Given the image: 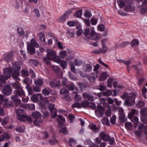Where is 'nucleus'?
Here are the masks:
<instances>
[{"instance_id":"obj_1","label":"nucleus","mask_w":147,"mask_h":147,"mask_svg":"<svg viewBox=\"0 0 147 147\" xmlns=\"http://www.w3.org/2000/svg\"><path fill=\"white\" fill-rule=\"evenodd\" d=\"M46 56L43 58V60L47 65H50L49 60H52L55 62L57 58L59 57L58 56H57L56 52L52 49H48L46 50Z\"/></svg>"},{"instance_id":"obj_2","label":"nucleus","mask_w":147,"mask_h":147,"mask_svg":"<svg viewBox=\"0 0 147 147\" xmlns=\"http://www.w3.org/2000/svg\"><path fill=\"white\" fill-rule=\"evenodd\" d=\"M136 94L135 92H131L129 94L128 98L126 100L125 103L127 106L132 107L135 104Z\"/></svg>"},{"instance_id":"obj_3","label":"nucleus","mask_w":147,"mask_h":147,"mask_svg":"<svg viewBox=\"0 0 147 147\" xmlns=\"http://www.w3.org/2000/svg\"><path fill=\"white\" fill-rule=\"evenodd\" d=\"M137 2L142 1V3L141 5V13L144 14L147 10V0H135Z\"/></svg>"},{"instance_id":"obj_4","label":"nucleus","mask_w":147,"mask_h":147,"mask_svg":"<svg viewBox=\"0 0 147 147\" xmlns=\"http://www.w3.org/2000/svg\"><path fill=\"white\" fill-rule=\"evenodd\" d=\"M13 68L15 70L12 73V77L15 79H17L19 75V71L20 69V66L19 65H16L15 64L13 65Z\"/></svg>"},{"instance_id":"obj_5","label":"nucleus","mask_w":147,"mask_h":147,"mask_svg":"<svg viewBox=\"0 0 147 147\" xmlns=\"http://www.w3.org/2000/svg\"><path fill=\"white\" fill-rule=\"evenodd\" d=\"M12 90L11 87L9 85H7L2 89V93L6 96L10 95L11 93Z\"/></svg>"},{"instance_id":"obj_6","label":"nucleus","mask_w":147,"mask_h":147,"mask_svg":"<svg viewBox=\"0 0 147 147\" xmlns=\"http://www.w3.org/2000/svg\"><path fill=\"white\" fill-rule=\"evenodd\" d=\"M31 99L34 102H36L38 100H42L43 97L40 93H38L33 94L31 97Z\"/></svg>"},{"instance_id":"obj_7","label":"nucleus","mask_w":147,"mask_h":147,"mask_svg":"<svg viewBox=\"0 0 147 147\" xmlns=\"http://www.w3.org/2000/svg\"><path fill=\"white\" fill-rule=\"evenodd\" d=\"M55 62L59 63L61 67L63 69H65L67 65V63L65 61L61 60L59 57H58L55 60Z\"/></svg>"},{"instance_id":"obj_8","label":"nucleus","mask_w":147,"mask_h":147,"mask_svg":"<svg viewBox=\"0 0 147 147\" xmlns=\"http://www.w3.org/2000/svg\"><path fill=\"white\" fill-rule=\"evenodd\" d=\"M16 112L18 115V119L20 121H21L23 117L25 116L24 114V110L22 109H17L16 110Z\"/></svg>"},{"instance_id":"obj_9","label":"nucleus","mask_w":147,"mask_h":147,"mask_svg":"<svg viewBox=\"0 0 147 147\" xmlns=\"http://www.w3.org/2000/svg\"><path fill=\"white\" fill-rule=\"evenodd\" d=\"M12 71V68L11 67H6L4 69V75L7 77V78H9Z\"/></svg>"},{"instance_id":"obj_10","label":"nucleus","mask_w":147,"mask_h":147,"mask_svg":"<svg viewBox=\"0 0 147 147\" xmlns=\"http://www.w3.org/2000/svg\"><path fill=\"white\" fill-rule=\"evenodd\" d=\"M99 137L102 140L108 141L110 138L109 136L104 131L101 132L99 134Z\"/></svg>"},{"instance_id":"obj_11","label":"nucleus","mask_w":147,"mask_h":147,"mask_svg":"<svg viewBox=\"0 0 147 147\" xmlns=\"http://www.w3.org/2000/svg\"><path fill=\"white\" fill-rule=\"evenodd\" d=\"M90 36L93 40H98L100 39L99 35L94 31H92L90 34Z\"/></svg>"},{"instance_id":"obj_12","label":"nucleus","mask_w":147,"mask_h":147,"mask_svg":"<svg viewBox=\"0 0 147 147\" xmlns=\"http://www.w3.org/2000/svg\"><path fill=\"white\" fill-rule=\"evenodd\" d=\"M28 52L30 54L33 55L35 53L34 48L30 44H28L27 47Z\"/></svg>"},{"instance_id":"obj_13","label":"nucleus","mask_w":147,"mask_h":147,"mask_svg":"<svg viewBox=\"0 0 147 147\" xmlns=\"http://www.w3.org/2000/svg\"><path fill=\"white\" fill-rule=\"evenodd\" d=\"M49 66H51L53 70L55 71L56 74H58L60 73L59 75L62 76L63 75V72L61 71V69L58 67L55 66L51 65V64L50 65H48Z\"/></svg>"},{"instance_id":"obj_14","label":"nucleus","mask_w":147,"mask_h":147,"mask_svg":"<svg viewBox=\"0 0 147 147\" xmlns=\"http://www.w3.org/2000/svg\"><path fill=\"white\" fill-rule=\"evenodd\" d=\"M82 96L84 98L87 99L90 101H92L94 100L93 96L88 93L86 92L83 93Z\"/></svg>"},{"instance_id":"obj_15","label":"nucleus","mask_w":147,"mask_h":147,"mask_svg":"<svg viewBox=\"0 0 147 147\" xmlns=\"http://www.w3.org/2000/svg\"><path fill=\"white\" fill-rule=\"evenodd\" d=\"M49 84L50 86L53 88H54L55 87H59L61 86L60 81L59 80L55 81V82L52 81H51Z\"/></svg>"},{"instance_id":"obj_16","label":"nucleus","mask_w":147,"mask_h":147,"mask_svg":"<svg viewBox=\"0 0 147 147\" xmlns=\"http://www.w3.org/2000/svg\"><path fill=\"white\" fill-rule=\"evenodd\" d=\"M92 69V66L89 64H85L83 67V70L85 72H90L91 71Z\"/></svg>"},{"instance_id":"obj_17","label":"nucleus","mask_w":147,"mask_h":147,"mask_svg":"<svg viewBox=\"0 0 147 147\" xmlns=\"http://www.w3.org/2000/svg\"><path fill=\"white\" fill-rule=\"evenodd\" d=\"M14 93L15 95L18 96H25L24 92L22 89H22H20L16 90L14 91Z\"/></svg>"},{"instance_id":"obj_18","label":"nucleus","mask_w":147,"mask_h":147,"mask_svg":"<svg viewBox=\"0 0 147 147\" xmlns=\"http://www.w3.org/2000/svg\"><path fill=\"white\" fill-rule=\"evenodd\" d=\"M90 128L92 130L93 132L96 133H98L99 131V129L98 127H96V125L92 124H90L89 125Z\"/></svg>"},{"instance_id":"obj_19","label":"nucleus","mask_w":147,"mask_h":147,"mask_svg":"<svg viewBox=\"0 0 147 147\" xmlns=\"http://www.w3.org/2000/svg\"><path fill=\"white\" fill-rule=\"evenodd\" d=\"M13 56V53L12 52H10L7 54L4 59L6 62H8L12 59Z\"/></svg>"},{"instance_id":"obj_20","label":"nucleus","mask_w":147,"mask_h":147,"mask_svg":"<svg viewBox=\"0 0 147 147\" xmlns=\"http://www.w3.org/2000/svg\"><path fill=\"white\" fill-rule=\"evenodd\" d=\"M139 129L142 130L144 133L145 134L147 139V125H144L142 124L140 125L139 127Z\"/></svg>"},{"instance_id":"obj_21","label":"nucleus","mask_w":147,"mask_h":147,"mask_svg":"<svg viewBox=\"0 0 147 147\" xmlns=\"http://www.w3.org/2000/svg\"><path fill=\"white\" fill-rule=\"evenodd\" d=\"M31 115L33 118L36 119L41 117L42 116L41 113L37 111H35L33 112Z\"/></svg>"},{"instance_id":"obj_22","label":"nucleus","mask_w":147,"mask_h":147,"mask_svg":"<svg viewBox=\"0 0 147 147\" xmlns=\"http://www.w3.org/2000/svg\"><path fill=\"white\" fill-rule=\"evenodd\" d=\"M131 121L134 123V126L136 128L137 126L138 122V118L136 116H132L131 117H129Z\"/></svg>"},{"instance_id":"obj_23","label":"nucleus","mask_w":147,"mask_h":147,"mask_svg":"<svg viewBox=\"0 0 147 147\" xmlns=\"http://www.w3.org/2000/svg\"><path fill=\"white\" fill-rule=\"evenodd\" d=\"M51 90L49 88H44L42 90V93L45 96L49 95L51 93Z\"/></svg>"},{"instance_id":"obj_24","label":"nucleus","mask_w":147,"mask_h":147,"mask_svg":"<svg viewBox=\"0 0 147 147\" xmlns=\"http://www.w3.org/2000/svg\"><path fill=\"white\" fill-rule=\"evenodd\" d=\"M124 10L126 12L132 11L135 10V8L133 6L129 5L124 8Z\"/></svg>"},{"instance_id":"obj_25","label":"nucleus","mask_w":147,"mask_h":147,"mask_svg":"<svg viewBox=\"0 0 147 147\" xmlns=\"http://www.w3.org/2000/svg\"><path fill=\"white\" fill-rule=\"evenodd\" d=\"M138 114V111L132 109L131 110V112L128 114V117H131L134 116V115H137Z\"/></svg>"},{"instance_id":"obj_26","label":"nucleus","mask_w":147,"mask_h":147,"mask_svg":"<svg viewBox=\"0 0 147 147\" xmlns=\"http://www.w3.org/2000/svg\"><path fill=\"white\" fill-rule=\"evenodd\" d=\"M127 0H121L118 1L117 3L120 7L121 8L123 7L127 2Z\"/></svg>"},{"instance_id":"obj_27","label":"nucleus","mask_w":147,"mask_h":147,"mask_svg":"<svg viewBox=\"0 0 147 147\" xmlns=\"http://www.w3.org/2000/svg\"><path fill=\"white\" fill-rule=\"evenodd\" d=\"M140 113L142 116L144 117L147 116V109L146 108H141Z\"/></svg>"},{"instance_id":"obj_28","label":"nucleus","mask_w":147,"mask_h":147,"mask_svg":"<svg viewBox=\"0 0 147 147\" xmlns=\"http://www.w3.org/2000/svg\"><path fill=\"white\" fill-rule=\"evenodd\" d=\"M51 114V118H54L57 115V110L55 109H53L50 110Z\"/></svg>"},{"instance_id":"obj_29","label":"nucleus","mask_w":147,"mask_h":147,"mask_svg":"<svg viewBox=\"0 0 147 147\" xmlns=\"http://www.w3.org/2000/svg\"><path fill=\"white\" fill-rule=\"evenodd\" d=\"M107 77V74L106 72H103L99 78V80L100 81H103L105 80Z\"/></svg>"},{"instance_id":"obj_30","label":"nucleus","mask_w":147,"mask_h":147,"mask_svg":"<svg viewBox=\"0 0 147 147\" xmlns=\"http://www.w3.org/2000/svg\"><path fill=\"white\" fill-rule=\"evenodd\" d=\"M34 84L36 85L41 86L43 84V81L41 79H38L34 81Z\"/></svg>"},{"instance_id":"obj_31","label":"nucleus","mask_w":147,"mask_h":147,"mask_svg":"<svg viewBox=\"0 0 147 147\" xmlns=\"http://www.w3.org/2000/svg\"><path fill=\"white\" fill-rule=\"evenodd\" d=\"M30 45H31L32 46L35 47H36L38 48L39 46V45L38 43H37L35 39L33 38L30 41Z\"/></svg>"},{"instance_id":"obj_32","label":"nucleus","mask_w":147,"mask_h":147,"mask_svg":"<svg viewBox=\"0 0 147 147\" xmlns=\"http://www.w3.org/2000/svg\"><path fill=\"white\" fill-rule=\"evenodd\" d=\"M12 86L13 88L16 89V90L20 89L22 88L20 84L18 82H16L14 83L12 85Z\"/></svg>"},{"instance_id":"obj_33","label":"nucleus","mask_w":147,"mask_h":147,"mask_svg":"<svg viewBox=\"0 0 147 147\" xmlns=\"http://www.w3.org/2000/svg\"><path fill=\"white\" fill-rule=\"evenodd\" d=\"M29 62L31 65L35 66H37L38 64V61L35 59H30L29 60Z\"/></svg>"},{"instance_id":"obj_34","label":"nucleus","mask_w":147,"mask_h":147,"mask_svg":"<svg viewBox=\"0 0 147 147\" xmlns=\"http://www.w3.org/2000/svg\"><path fill=\"white\" fill-rule=\"evenodd\" d=\"M15 129L16 131L17 132L20 133H22L24 131L25 127L24 126L22 125L16 128Z\"/></svg>"},{"instance_id":"obj_35","label":"nucleus","mask_w":147,"mask_h":147,"mask_svg":"<svg viewBox=\"0 0 147 147\" xmlns=\"http://www.w3.org/2000/svg\"><path fill=\"white\" fill-rule=\"evenodd\" d=\"M66 86L70 90H73L75 88L74 84L72 83H71L67 85Z\"/></svg>"},{"instance_id":"obj_36","label":"nucleus","mask_w":147,"mask_h":147,"mask_svg":"<svg viewBox=\"0 0 147 147\" xmlns=\"http://www.w3.org/2000/svg\"><path fill=\"white\" fill-rule=\"evenodd\" d=\"M67 54V52L64 50L60 52L59 53V57L62 59L64 58Z\"/></svg>"},{"instance_id":"obj_37","label":"nucleus","mask_w":147,"mask_h":147,"mask_svg":"<svg viewBox=\"0 0 147 147\" xmlns=\"http://www.w3.org/2000/svg\"><path fill=\"white\" fill-rule=\"evenodd\" d=\"M60 93L61 94H64L65 95L67 94H69V92L66 88H63L61 89Z\"/></svg>"},{"instance_id":"obj_38","label":"nucleus","mask_w":147,"mask_h":147,"mask_svg":"<svg viewBox=\"0 0 147 147\" xmlns=\"http://www.w3.org/2000/svg\"><path fill=\"white\" fill-rule=\"evenodd\" d=\"M13 105V103L11 101L5 102L3 104V106L6 108H10L12 107Z\"/></svg>"},{"instance_id":"obj_39","label":"nucleus","mask_w":147,"mask_h":147,"mask_svg":"<svg viewBox=\"0 0 147 147\" xmlns=\"http://www.w3.org/2000/svg\"><path fill=\"white\" fill-rule=\"evenodd\" d=\"M139 41L138 40L136 39L133 40L131 43V47H133L138 45L139 44Z\"/></svg>"},{"instance_id":"obj_40","label":"nucleus","mask_w":147,"mask_h":147,"mask_svg":"<svg viewBox=\"0 0 147 147\" xmlns=\"http://www.w3.org/2000/svg\"><path fill=\"white\" fill-rule=\"evenodd\" d=\"M18 33L20 36L24 35V30L21 27L18 28L17 30Z\"/></svg>"},{"instance_id":"obj_41","label":"nucleus","mask_w":147,"mask_h":147,"mask_svg":"<svg viewBox=\"0 0 147 147\" xmlns=\"http://www.w3.org/2000/svg\"><path fill=\"white\" fill-rule=\"evenodd\" d=\"M39 39L40 40L44 42L45 40V35L42 32H40L39 34Z\"/></svg>"},{"instance_id":"obj_42","label":"nucleus","mask_w":147,"mask_h":147,"mask_svg":"<svg viewBox=\"0 0 147 147\" xmlns=\"http://www.w3.org/2000/svg\"><path fill=\"white\" fill-rule=\"evenodd\" d=\"M67 80L65 78H61V84L63 86H66L67 84Z\"/></svg>"},{"instance_id":"obj_43","label":"nucleus","mask_w":147,"mask_h":147,"mask_svg":"<svg viewBox=\"0 0 147 147\" xmlns=\"http://www.w3.org/2000/svg\"><path fill=\"white\" fill-rule=\"evenodd\" d=\"M125 128L128 130L131 129L132 127V125L131 123L127 122L125 124Z\"/></svg>"},{"instance_id":"obj_44","label":"nucleus","mask_w":147,"mask_h":147,"mask_svg":"<svg viewBox=\"0 0 147 147\" xmlns=\"http://www.w3.org/2000/svg\"><path fill=\"white\" fill-rule=\"evenodd\" d=\"M76 93V95L74 97V100L76 102H78L81 100V97L79 95L77 94V93L76 92H75Z\"/></svg>"},{"instance_id":"obj_45","label":"nucleus","mask_w":147,"mask_h":147,"mask_svg":"<svg viewBox=\"0 0 147 147\" xmlns=\"http://www.w3.org/2000/svg\"><path fill=\"white\" fill-rule=\"evenodd\" d=\"M112 94L111 91L110 90H107L105 92L103 93V96H109Z\"/></svg>"},{"instance_id":"obj_46","label":"nucleus","mask_w":147,"mask_h":147,"mask_svg":"<svg viewBox=\"0 0 147 147\" xmlns=\"http://www.w3.org/2000/svg\"><path fill=\"white\" fill-rule=\"evenodd\" d=\"M74 62L75 65L77 66H80L83 64V62L81 60H78L76 59L74 60Z\"/></svg>"},{"instance_id":"obj_47","label":"nucleus","mask_w":147,"mask_h":147,"mask_svg":"<svg viewBox=\"0 0 147 147\" xmlns=\"http://www.w3.org/2000/svg\"><path fill=\"white\" fill-rule=\"evenodd\" d=\"M95 76H90L88 77V79L90 81L93 82L95 80V78L97 77V73H95Z\"/></svg>"},{"instance_id":"obj_48","label":"nucleus","mask_w":147,"mask_h":147,"mask_svg":"<svg viewBox=\"0 0 147 147\" xmlns=\"http://www.w3.org/2000/svg\"><path fill=\"white\" fill-rule=\"evenodd\" d=\"M113 81L112 78H109L107 81V85L108 87H112V83Z\"/></svg>"},{"instance_id":"obj_49","label":"nucleus","mask_w":147,"mask_h":147,"mask_svg":"<svg viewBox=\"0 0 147 147\" xmlns=\"http://www.w3.org/2000/svg\"><path fill=\"white\" fill-rule=\"evenodd\" d=\"M144 102L142 100L139 101L137 104V106L139 108H140L144 106Z\"/></svg>"},{"instance_id":"obj_50","label":"nucleus","mask_w":147,"mask_h":147,"mask_svg":"<svg viewBox=\"0 0 147 147\" xmlns=\"http://www.w3.org/2000/svg\"><path fill=\"white\" fill-rule=\"evenodd\" d=\"M67 24L70 27H72L75 26L76 24V23L75 21H73L68 22Z\"/></svg>"},{"instance_id":"obj_51","label":"nucleus","mask_w":147,"mask_h":147,"mask_svg":"<svg viewBox=\"0 0 147 147\" xmlns=\"http://www.w3.org/2000/svg\"><path fill=\"white\" fill-rule=\"evenodd\" d=\"M7 77L4 75L3 76H0V81L3 83H5V80L9 78H7Z\"/></svg>"},{"instance_id":"obj_52","label":"nucleus","mask_w":147,"mask_h":147,"mask_svg":"<svg viewBox=\"0 0 147 147\" xmlns=\"http://www.w3.org/2000/svg\"><path fill=\"white\" fill-rule=\"evenodd\" d=\"M82 13V10H80L77 11L75 15V16L77 18H81Z\"/></svg>"},{"instance_id":"obj_53","label":"nucleus","mask_w":147,"mask_h":147,"mask_svg":"<svg viewBox=\"0 0 147 147\" xmlns=\"http://www.w3.org/2000/svg\"><path fill=\"white\" fill-rule=\"evenodd\" d=\"M102 122L104 124L109 125V120L107 118L103 119L101 120Z\"/></svg>"},{"instance_id":"obj_54","label":"nucleus","mask_w":147,"mask_h":147,"mask_svg":"<svg viewBox=\"0 0 147 147\" xmlns=\"http://www.w3.org/2000/svg\"><path fill=\"white\" fill-rule=\"evenodd\" d=\"M78 85L81 89H83L86 88V85L84 83L80 82L78 83Z\"/></svg>"},{"instance_id":"obj_55","label":"nucleus","mask_w":147,"mask_h":147,"mask_svg":"<svg viewBox=\"0 0 147 147\" xmlns=\"http://www.w3.org/2000/svg\"><path fill=\"white\" fill-rule=\"evenodd\" d=\"M21 75L23 77H27L29 75V73L27 71L22 70L21 71Z\"/></svg>"},{"instance_id":"obj_56","label":"nucleus","mask_w":147,"mask_h":147,"mask_svg":"<svg viewBox=\"0 0 147 147\" xmlns=\"http://www.w3.org/2000/svg\"><path fill=\"white\" fill-rule=\"evenodd\" d=\"M72 10H69L67 11L63 15L66 18L68 17V16L72 12Z\"/></svg>"},{"instance_id":"obj_57","label":"nucleus","mask_w":147,"mask_h":147,"mask_svg":"<svg viewBox=\"0 0 147 147\" xmlns=\"http://www.w3.org/2000/svg\"><path fill=\"white\" fill-rule=\"evenodd\" d=\"M69 78L73 80H77V78L74 76L72 75V73L70 72H68Z\"/></svg>"},{"instance_id":"obj_58","label":"nucleus","mask_w":147,"mask_h":147,"mask_svg":"<svg viewBox=\"0 0 147 147\" xmlns=\"http://www.w3.org/2000/svg\"><path fill=\"white\" fill-rule=\"evenodd\" d=\"M59 131L64 134H66L67 132V130L65 127L61 128L59 130Z\"/></svg>"},{"instance_id":"obj_59","label":"nucleus","mask_w":147,"mask_h":147,"mask_svg":"<svg viewBox=\"0 0 147 147\" xmlns=\"http://www.w3.org/2000/svg\"><path fill=\"white\" fill-rule=\"evenodd\" d=\"M0 100L1 101H4V102H7L8 101V99L6 98H5L4 96L0 94Z\"/></svg>"},{"instance_id":"obj_60","label":"nucleus","mask_w":147,"mask_h":147,"mask_svg":"<svg viewBox=\"0 0 147 147\" xmlns=\"http://www.w3.org/2000/svg\"><path fill=\"white\" fill-rule=\"evenodd\" d=\"M82 107V105L81 104H80L76 102L75 103L73 104L72 105V107L73 108L76 107L78 108H80Z\"/></svg>"},{"instance_id":"obj_61","label":"nucleus","mask_w":147,"mask_h":147,"mask_svg":"<svg viewBox=\"0 0 147 147\" xmlns=\"http://www.w3.org/2000/svg\"><path fill=\"white\" fill-rule=\"evenodd\" d=\"M27 120L29 122H32V120L31 118L27 117L26 115H25V116L24 117V118L23 117V119H22L21 121H26Z\"/></svg>"},{"instance_id":"obj_62","label":"nucleus","mask_w":147,"mask_h":147,"mask_svg":"<svg viewBox=\"0 0 147 147\" xmlns=\"http://www.w3.org/2000/svg\"><path fill=\"white\" fill-rule=\"evenodd\" d=\"M92 16V15L90 12L88 11H86L84 13V16L85 17L87 18H90Z\"/></svg>"},{"instance_id":"obj_63","label":"nucleus","mask_w":147,"mask_h":147,"mask_svg":"<svg viewBox=\"0 0 147 147\" xmlns=\"http://www.w3.org/2000/svg\"><path fill=\"white\" fill-rule=\"evenodd\" d=\"M24 82L27 84H30L32 83V80L30 78H26L24 80Z\"/></svg>"},{"instance_id":"obj_64","label":"nucleus","mask_w":147,"mask_h":147,"mask_svg":"<svg viewBox=\"0 0 147 147\" xmlns=\"http://www.w3.org/2000/svg\"><path fill=\"white\" fill-rule=\"evenodd\" d=\"M68 117L70 120V122L72 123L74 121L75 116L73 114H70L68 115Z\"/></svg>"}]
</instances>
